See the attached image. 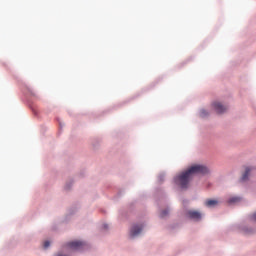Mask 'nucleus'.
I'll return each mask as SVG.
<instances>
[{
  "instance_id": "f257e3e1",
  "label": "nucleus",
  "mask_w": 256,
  "mask_h": 256,
  "mask_svg": "<svg viewBox=\"0 0 256 256\" xmlns=\"http://www.w3.org/2000/svg\"><path fill=\"white\" fill-rule=\"evenodd\" d=\"M209 173V168L204 165H193L185 172H182L180 175L174 178L176 185H179L181 189H187L189 187V183H191V179H193L194 175H207Z\"/></svg>"
},
{
  "instance_id": "f03ea898",
  "label": "nucleus",
  "mask_w": 256,
  "mask_h": 256,
  "mask_svg": "<svg viewBox=\"0 0 256 256\" xmlns=\"http://www.w3.org/2000/svg\"><path fill=\"white\" fill-rule=\"evenodd\" d=\"M69 249H72L73 251H79V249H83L85 247V242L81 241H72L67 244Z\"/></svg>"
},
{
  "instance_id": "7ed1b4c3",
  "label": "nucleus",
  "mask_w": 256,
  "mask_h": 256,
  "mask_svg": "<svg viewBox=\"0 0 256 256\" xmlns=\"http://www.w3.org/2000/svg\"><path fill=\"white\" fill-rule=\"evenodd\" d=\"M201 212L197 211V210H189L187 212V218L188 219H192L193 221H201Z\"/></svg>"
},
{
  "instance_id": "20e7f679",
  "label": "nucleus",
  "mask_w": 256,
  "mask_h": 256,
  "mask_svg": "<svg viewBox=\"0 0 256 256\" xmlns=\"http://www.w3.org/2000/svg\"><path fill=\"white\" fill-rule=\"evenodd\" d=\"M213 109L218 113V115H221L227 111V106L222 105L221 102H214L212 104Z\"/></svg>"
},
{
  "instance_id": "39448f33",
  "label": "nucleus",
  "mask_w": 256,
  "mask_h": 256,
  "mask_svg": "<svg viewBox=\"0 0 256 256\" xmlns=\"http://www.w3.org/2000/svg\"><path fill=\"white\" fill-rule=\"evenodd\" d=\"M141 231H143V226L142 225H134L132 226L131 230H130V237H137V235H139V233H141Z\"/></svg>"
},
{
  "instance_id": "423d86ee",
  "label": "nucleus",
  "mask_w": 256,
  "mask_h": 256,
  "mask_svg": "<svg viewBox=\"0 0 256 256\" xmlns=\"http://www.w3.org/2000/svg\"><path fill=\"white\" fill-rule=\"evenodd\" d=\"M206 207H217L219 205V201L215 199H208L205 201Z\"/></svg>"
},
{
  "instance_id": "0eeeda50",
  "label": "nucleus",
  "mask_w": 256,
  "mask_h": 256,
  "mask_svg": "<svg viewBox=\"0 0 256 256\" xmlns=\"http://www.w3.org/2000/svg\"><path fill=\"white\" fill-rule=\"evenodd\" d=\"M253 168L251 167H246L245 169V173L242 176V181H247V179L249 178V173H251Z\"/></svg>"
},
{
  "instance_id": "6e6552de",
  "label": "nucleus",
  "mask_w": 256,
  "mask_h": 256,
  "mask_svg": "<svg viewBox=\"0 0 256 256\" xmlns=\"http://www.w3.org/2000/svg\"><path fill=\"white\" fill-rule=\"evenodd\" d=\"M239 201H241L240 197H232L229 199L228 203H239Z\"/></svg>"
},
{
  "instance_id": "1a4fd4ad",
  "label": "nucleus",
  "mask_w": 256,
  "mask_h": 256,
  "mask_svg": "<svg viewBox=\"0 0 256 256\" xmlns=\"http://www.w3.org/2000/svg\"><path fill=\"white\" fill-rule=\"evenodd\" d=\"M167 215H169V210H163L161 213H160V217L163 219V217H167Z\"/></svg>"
},
{
  "instance_id": "9d476101",
  "label": "nucleus",
  "mask_w": 256,
  "mask_h": 256,
  "mask_svg": "<svg viewBox=\"0 0 256 256\" xmlns=\"http://www.w3.org/2000/svg\"><path fill=\"white\" fill-rule=\"evenodd\" d=\"M200 115L201 117H207V110H201Z\"/></svg>"
},
{
  "instance_id": "9b49d317",
  "label": "nucleus",
  "mask_w": 256,
  "mask_h": 256,
  "mask_svg": "<svg viewBox=\"0 0 256 256\" xmlns=\"http://www.w3.org/2000/svg\"><path fill=\"white\" fill-rule=\"evenodd\" d=\"M49 245H51V242H49V241L44 242V249H47V247H49Z\"/></svg>"
},
{
  "instance_id": "f8f14e48",
  "label": "nucleus",
  "mask_w": 256,
  "mask_h": 256,
  "mask_svg": "<svg viewBox=\"0 0 256 256\" xmlns=\"http://www.w3.org/2000/svg\"><path fill=\"white\" fill-rule=\"evenodd\" d=\"M252 221H256V212L251 216Z\"/></svg>"
},
{
  "instance_id": "ddd939ff",
  "label": "nucleus",
  "mask_w": 256,
  "mask_h": 256,
  "mask_svg": "<svg viewBox=\"0 0 256 256\" xmlns=\"http://www.w3.org/2000/svg\"><path fill=\"white\" fill-rule=\"evenodd\" d=\"M103 227H104V229H107V224H104Z\"/></svg>"
}]
</instances>
